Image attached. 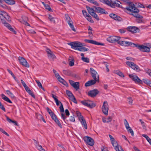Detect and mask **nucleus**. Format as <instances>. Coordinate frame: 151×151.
<instances>
[{"mask_svg":"<svg viewBox=\"0 0 151 151\" xmlns=\"http://www.w3.org/2000/svg\"><path fill=\"white\" fill-rule=\"evenodd\" d=\"M137 48L139 49L141 51L144 52H148L150 51V49L147 46L143 45H137L136 46Z\"/></svg>","mask_w":151,"mask_h":151,"instance_id":"nucleus-9","label":"nucleus"},{"mask_svg":"<svg viewBox=\"0 0 151 151\" xmlns=\"http://www.w3.org/2000/svg\"><path fill=\"white\" fill-rule=\"evenodd\" d=\"M7 4L12 5H13L15 4V2L14 0H3Z\"/></svg>","mask_w":151,"mask_h":151,"instance_id":"nucleus-31","label":"nucleus"},{"mask_svg":"<svg viewBox=\"0 0 151 151\" xmlns=\"http://www.w3.org/2000/svg\"><path fill=\"white\" fill-rule=\"evenodd\" d=\"M79 121L81 122L82 125L83 126L84 128L87 129V125L85 121V120L84 119L83 117L82 118H80V119H79Z\"/></svg>","mask_w":151,"mask_h":151,"instance_id":"nucleus-22","label":"nucleus"},{"mask_svg":"<svg viewBox=\"0 0 151 151\" xmlns=\"http://www.w3.org/2000/svg\"><path fill=\"white\" fill-rule=\"evenodd\" d=\"M129 8L126 7V9H137L136 8V7L134 4L132 2H129L128 3Z\"/></svg>","mask_w":151,"mask_h":151,"instance_id":"nucleus-20","label":"nucleus"},{"mask_svg":"<svg viewBox=\"0 0 151 151\" xmlns=\"http://www.w3.org/2000/svg\"><path fill=\"white\" fill-rule=\"evenodd\" d=\"M81 59L84 62L87 63H88L89 62V59L88 58L82 57Z\"/></svg>","mask_w":151,"mask_h":151,"instance_id":"nucleus-44","label":"nucleus"},{"mask_svg":"<svg viewBox=\"0 0 151 151\" xmlns=\"http://www.w3.org/2000/svg\"><path fill=\"white\" fill-rule=\"evenodd\" d=\"M69 99L71 100L74 103L76 104L77 103V102L76 100V99L74 96L71 97L70 98H69Z\"/></svg>","mask_w":151,"mask_h":151,"instance_id":"nucleus-46","label":"nucleus"},{"mask_svg":"<svg viewBox=\"0 0 151 151\" xmlns=\"http://www.w3.org/2000/svg\"><path fill=\"white\" fill-rule=\"evenodd\" d=\"M127 29L128 31L131 32L132 33H136L139 32V30L138 28L133 26L128 27Z\"/></svg>","mask_w":151,"mask_h":151,"instance_id":"nucleus-12","label":"nucleus"},{"mask_svg":"<svg viewBox=\"0 0 151 151\" xmlns=\"http://www.w3.org/2000/svg\"><path fill=\"white\" fill-rule=\"evenodd\" d=\"M35 81L37 83L38 86L40 87H42V85L41 83L39 81L36 80Z\"/></svg>","mask_w":151,"mask_h":151,"instance_id":"nucleus-62","label":"nucleus"},{"mask_svg":"<svg viewBox=\"0 0 151 151\" xmlns=\"http://www.w3.org/2000/svg\"><path fill=\"white\" fill-rule=\"evenodd\" d=\"M109 16L111 18L118 22H121L122 21V19L120 17L114 14H110Z\"/></svg>","mask_w":151,"mask_h":151,"instance_id":"nucleus-11","label":"nucleus"},{"mask_svg":"<svg viewBox=\"0 0 151 151\" xmlns=\"http://www.w3.org/2000/svg\"><path fill=\"white\" fill-rule=\"evenodd\" d=\"M57 79L60 82L62 83L64 85L66 86L68 85L67 82L60 77Z\"/></svg>","mask_w":151,"mask_h":151,"instance_id":"nucleus-28","label":"nucleus"},{"mask_svg":"<svg viewBox=\"0 0 151 151\" xmlns=\"http://www.w3.org/2000/svg\"><path fill=\"white\" fill-rule=\"evenodd\" d=\"M19 60L21 64L26 67H29V64L24 58L22 57L20 58L19 59Z\"/></svg>","mask_w":151,"mask_h":151,"instance_id":"nucleus-15","label":"nucleus"},{"mask_svg":"<svg viewBox=\"0 0 151 151\" xmlns=\"http://www.w3.org/2000/svg\"><path fill=\"white\" fill-rule=\"evenodd\" d=\"M125 12L130 15H132L135 13H138L139 10H125Z\"/></svg>","mask_w":151,"mask_h":151,"instance_id":"nucleus-23","label":"nucleus"},{"mask_svg":"<svg viewBox=\"0 0 151 151\" xmlns=\"http://www.w3.org/2000/svg\"><path fill=\"white\" fill-rule=\"evenodd\" d=\"M37 148L40 151H46L41 145H38Z\"/></svg>","mask_w":151,"mask_h":151,"instance_id":"nucleus-54","label":"nucleus"},{"mask_svg":"<svg viewBox=\"0 0 151 151\" xmlns=\"http://www.w3.org/2000/svg\"><path fill=\"white\" fill-rule=\"evenodd\" d=\"M31 96H32V97L33 98H35V96L34 95V94L30 90H28V91L27 92Z\"/></svg>","mask_w":151,"mask_h":151,"instance_id":"nucleus-58","label":"nucleus"},{"mask_svg":"<svg viewBox=\"0 0 151 151\" xmlns=\"http://www.w3.org/2000/svg\"><path fill=\"white\" fill-rule=\"evenodd\" d=\"M71 46V48L74 49L79 50L80 51H86L88 49L83 47L82 43L78 42H73L68 43Z\"/></svg>","mask_w":151,"mask_h":151,"instance_id":"nucleus-2","label":"nucleus"},{"mask_svg":"<svg viewBox=\"0 0 151 151\" xmlns=\"http://www.w3.org/2000/svg\"><path fill=\"white\" fill-rule=\"evenodd\" d=\"M59 109L60 110V111L61 113V117L63 119V120L65 122V119H66V117L65 116V115L63 113L64 112V109L63 108V105L61 103H60V106L59 107Z\"/></svg>","mask_w":151,"mask_h":151,"instance_id":"nucleus-17","label":"nucleus"},{"mask_svg":"<svg viewBox=\"0 0 151 151\" xmlns=\"http://www.w3.org/2000/svg\"><path fill=\"white\" fill-rule=\"evenodd\" d=\"M143 82L147 84V85H149L150 84V83L151 82V81L149 79H143Z\"/></svg>","mask_w":151,"mask_h":151,"instance_id":"nucleus-36","label":"nucleus"},{"mask_svg":"<svg viewBox=\"0 0 151 151\" xmlns=\"http://www.w3.org/2000/svg\"><path fill=\"white\" fill-rule=\"evenodd\" d=\"M129 78L134 81L136 83L138 84L142 83V81L137 76L132 74L129 75Z\"/></svg>","mask_w":151,"mask_h":151,"instance_id":"nucleus-6","label":"nucleus"},{"mask_svg":"<svg viewBox=\"0 0 151 151\" xmlns=\"http://www.w3.org/2000/svg\"><path fill=\"white\" fill-rule=\"evenodd\" d=\"M52 119L55 121L56 119H58L56 115L53 113L50 115Z\"/></svg>","mask_w":151,"mask_h":151,"instance_id":"nucleus-49","label":"nucleus"},{"mask_svg":"<svg viewBox=\"0 0 151 151\" xmlns=\"http://www.w3.org/2000/svg\"><path fill=\"white\" fill-rule=\"evenodd\" d=\"M144 70L145 72L149 75L150 74V72H151V70L150 69H149L148 68L144 69Z\"/></svg>","mask_w":151,"mask_h":151,"instance_id":"nucleus-59","label":"nucleus"},{"mask_svg":"<svg viewBox=\"0 0 151 151\" xmlns=\"http://www.w3.org/2000/svg\"><path fill=\"white\" fill-rule=\"evenodd\" d=\"M67 23L71 28L72 30L74 32H76V30L73 25V22L71 21H69V22H67Z\"/></svg>","mask_w":151,"mask_h":151,"instance_id":"nucleus-29","label":"nucleus"},{"mask_svg":"<svg viewBox=\"0 0 151 151\" xmlns=\"http://www.w3.org/2000/svg\"><path fill=\"white\" fill-rule=\"evenodd\" d=\"M63 72L64 74L68 76H71V71L68 70H63Z\"/></svg>","mask_w":151,"mask_h":151,"instance_id":"nucleus-33","label":"nucleus"},{"mask_svg":"<svg viewBox=\"0 0 151 151\" xmlns=\"http://www.w3.org/2000/svg\"><path fill=\"white\" fill-rule=\"evenodd\" d=\"M142 136L145 138L151 145V139L147 135L145 134H142Z\"/></svg>","mask_w":151,"mask_h":151,"instance_id":"nucleus-35","label":"nucleus"},{"mask_svg":"<svg viewBox=\"0 0 151 151\" xmlns=\"http://www.w3.org/2000/svg\"><path fill=\"white\" fill-rule=\"evenodd\" d=\"M90 72L91 73L92 78H97L98 77V75L97 72L93 68H91L90 70Z\"/></svg>","mask_w":151,"mask_h":151,"instance_id":"nucleus-19","label":"nucleus"},{"mask_svg":"<svg viewBox=\"0 0 151 151\" xmlns=\"http://www.w3.org/2000/svg\"><path fill=\"white\" fill-rule=\"evenodd\" d=\"M4 25L10 31L13 32L14 34H16V32L12 27L9 24L6 22H4Z\"/></svg>","mask_w":151,"mask_h":151,"instance_id":"nucleus-18","label":"nucleus"},{"mask_svg":"<svg viewBox=\"0 0 151 151\" xmlns=\"http://www.w3.org/2000/svg\"><path fill=\"white\" fill-rule=\"evenodd\" d=\"M134 45L135 46H137V45H136L133 43L131 42H128L126 41L125 46H129L132 45Z\"/></svg>","mask_w":151,"mask_h":151,"instance_id":"nucleus-34","label":"nucleus"},{"mask_svg":"<svg viewBox=\"0 0 151 151\" xmlns=\"http://www.w3.org/2000/svg\"><path fill=\"white\" fill-rule=\"evenodd\" d=\"M52 97L54 99L55 102H56V104L57 106L59 105L60 104V103H61V102L59 101L58 99L57 98V96L54 95L53 94H52Z\"/></svg>","mask_w":151,"mask_h":151,"instance_id":"nucleus-26","label":"nucleus"},{"mask_svg":"<svg viewBox=\"0 0 151 151\" xmlns=\"http://www.w3.org/2000/svg\"><path fill=\"white\" fill-rule=\"evenodd\" d=\"M137 6L139 7H140L142 8H145V6H144L143 4L140 3L138 4V5Z\"/></svg>","mask_w":151,"mask_h":151,"instance_id":"nucleus-61","label":"nucleus"},{"mask_svg":"<svg viewBox=\"0 0 151 151\" xmlns=\"http://www.w3.org/2000/svg\"><path fill=\"white\" fill-rule=\"evenodd\" d=\"M0 108L4 112L6 111V110L4 107V105H2L1 103L0 104Z\"/></svg>","mask_w":151,"mask_h":151,"instance_id":"nucleus-63","label":"nucleus"},{"mask_svg":"<svg viewBox=\"0 0 151 151\" xmlns=\"http://www.w3.org/2000/svg\"><path fill=\"white\" fill-rule=\"evenodd\" d=\"M86 18L91 23H93L94 22L93 20L92 19L91 17L89 14L86 17Z\"/></svg>","mask_w":151,"mask_h":151,"instance_id":"nucleus-45","label":"nucleus"},{"mask_svg":"<svg viewBox=\"0 0 151 151\" xmlns=\"http://www.w3.org/2000/svg\"><path fill=\"white\" fill-rule=\"evenodd\" d=\"M65 17L67 21V22H69V21H71V19L68 14H65Z\"/></svg>","mask_w":151,"mask_h":151,"instance_id":"nucleus-52","label":"nucleus"},{"mask_svg":"<svg viewBox=\"0 0 151 151\" xmlns=\"http://www.w3.org/2000/svg\"><path fill=\"white\" fill-rule=\"evenodd\" d=\"M96 10H88V13L97 20H99V18L95 13Z\"/></svg>","mask_w":151,"mask_h":151,"instance_id":"nucleus-16","label":"nucleus"},{"mask_svg":"<svg viewBox=\"0 0 151 151\" xmlns=\"http://www.w3.org/2000/svg\"><path fill=\"white\" fill-rule=\"evenodd\" d=\"M115 73L116 74L118 75L119 76L121 77H124V76L123 73L122 72L119 70H116L115 71Z\"/></svg>","mask_w":151,"mask_h":151,"instance_id":"nucleus-40","label":"nucleus"},{"mask_svg":"<svg viewBox=\"0 0 151 151\" xmlns=\"http://www.w3.org/2000/svg\"><path fill=\"white\" fill-rule=\"evenodd\" d=\"M91 85H92L91 84L90 81H89L86 82L85 84V86L86 87L89 86Z\"/></svg>","mask_w":151,"mask_h":151,"instance_id":"nucleus-56","label":"nucleus"},{"mask_svg":"<svg viewBox=\"0 0 151 151\" xmlns=\"http://www.w3.org/2000/svg\"><path fill=\"white\" fill-rule=\"evenodd\" d=\"M69 65L70 66H73L74 65V59L73 57L70 56L68 60Z\"/></svg>","mask_w":151,"mask_h":151,"instance_id":"nucleus-21","label":"nucleus"},{"mask_svg":"<svg viewBox=\"0 0 151 151\" xmlns=\"http://www.w3.org/2000/svg\"><path fill=\"white\" fill-rule=\"evenodd\" d=\"M133 16L136 18H137V19H142L143 18V17L142 16L138 14V13H134V14H133Z\"/></svg>","mask_w":151,"mask_h":151,"instance_id":"nucleus-38","label":"nucleus"},{"mask_svg":"<svg viewBox=\"0 0 151 151\" xmlns=\"http://www.w3.org/2000/svg\"><path fill=\"white\" fill-rule=\"evenodd\" d=\"M57 124L58 126L60 128H62V126L58 119L54 121Z\"/></svg>","mask_w":151,"mask_h":151,"instance_id":"nucleus-42","label":"nucleus"},{"mask_svg":"<svg viewBox=\"0 0 151 151\" xmlns=\"http://www.w3.org/2000/svg\"><path fill=\"white\" fill-rule=\"evenodd\" d=\"M88 107L92 108L96 106L95 104L93 103V101H88Z\"/></svg>","mask_w":151,"mask_h":151,"instance_id":"nucleus-32","label":"nucleus"},{"mask_svg":"<svg viewBox=\"0 0 151 151\" xmlns=\"http://www.w3.org/2000/svg\"><path fill=\"white\" fill-rule=\"evenodd\" d=\"M127 101L130 104H131L132 103L133 100L131 97L128 98Z\"/></svg>","mask_w":151,"mask_h":151,"instance_id":"nucleus-55","label":"nucleus"},{"mask_svg":"<svg viewBox=\"0 0 151 151\" xmlns=\"http://www.w3.org/2000/svg\"><path fill=\"white\" fill-rule=\"evenodd\" d=\"M66 92L67 95L69 97V98L73 96L72 92L69 90H66Z\"/></svg>","mask_w":151,"mask_h":151,"instance_id":"nucleus-48","label":"nucleus"},{"mask_svg":"<svg viewBox=\"0 0 151 151\" xmlns=\"http://www.w3.org/2000/svg\"><path fill=\"white\" fill-rule=\"evenodd\" d=\"M44 6L46 9H51L49 5L47 4H46Z\"/></svg>","mask_w":151,"mask_h":151,"instance_id":"nucleus-64","label":"nucleus"},{"mask_svg":"<svg viewBox=\"0 0 151 151\" xmlns=\"http://www.w3.org/2000/svg\"><path fill=\"white\" fill-rule=\"evenodd\" d=\"M99 92V91L97 89H95L88 91L87 94L89 96L94 98L96 97Z\"/></svg>","mask_w":151,"mask_h":151,"instance_id":"nucleus-8","label":"nucleus"},{"mask_svg":"<svg viewBox=\"0 0 151 151\" xmlns=\"http://www.w3.org/2000/svg\"><path fill=\"white\" fill-rule=\"evenodd\" d=\"M48 56L49 58H52V59H54L55 58V55L52 53V52L48 55Z\"/></svg>","mask_w":151,"mask_h":151,"instance_id":"nucleus-50","label":"nucleus"},{"mask_svg":"<svg viewBox=\"0 0 151 151\" xmlns=\"http://www.w3.org/2000/svg\"><path fill=\"white\" fill-rule=\"evenodd\" d=\"M85 41L86 42H87L89 43L95 45H100L102 46L104 45V43L98 42L96 41L92 40L85 39Z\"/></svg>","mask_w":151,"mask_h":151,"instance_id":"nucleus-10","label":"nucleus"},{"mask_svg":"<svg viewBox=\"0 0 151 151\" xmlns=\"http://www.w3.org/2000/svg\"><path fill=\"white\" fill-rule=\"evenodd\" d=\"M76 113L79 119H80V118H82L83 117V116L81 115V113L79 111H76Z\"/></svg>","mask_w":151,"mask_h":151,"instance_id":"nucleus-47","label":"nucleus"},{"mask_svg":"<svg viewBox=\"0 0 151 151\" xmlns=\"http://www.w3.org/2000/svg\"><path fill=\"white\" fill-rule=\"evenodd\" d=\"M1 96L2 97V98L4 101H6L11 104H12V102L4 94H1Z\"/></svg>","mask_w":151,"mask_h":151,"instance_id":"nucleus-25","label":"nucleus"},{"mask_svg":"<svg viewBox=\"0 0 151 151\" xmlns=\"http://www.w3.org/2000/svg\"><path fill=\"white\" fill-rule=\"evenodd\" d=\"M131 68L136 71L139 72L140 70V69L139 67L137 65L135 64L134 63L133 65Z\"/></svg>","mask_w":151,"mask_h":151,"instance_id":"nucleus-27","label":"nucleus"},{"mask_svg":"<svg viewBox=\"0 0 151 151\" xmlns=\"http://www.w3.org/2000/svg\"><path fill=\"white\" fill-rule=\"evenodd\" d=\"M22 20H21V19H19L18 21L24 24H25L26 26H30V24L27 22V21L28 20V18L27 17L25 16H23L22 17Z\"/></svg>","mask_w":151,"mask_h":151,"instance_id":"nucleus-14","label":"nucleus"},{"mask_svg":"<svg viewBox=\"0 0 151 151\" xmlns=\"http://www.w3.org/2000/svg\"><path fill=\"white\" fill-rule=\"evenodd\" d=\"M102 110L104 114L106 115H108L109 107L108 104L106 101H104V102L102 107Z\"/></svg>","mask_w":151,"mask_h":151,"instance_id":"nucleus-7","label":"nucleus"},{"mask_svg":"<svg viewBox=\"0 0 151 151\" xmlns=\"http://www.w3.org/2000/svg\"><path fill=\"white\" fill-rule=\"evenodd\" d=\"M82 12L83 16L85 18L89 14L87 13L86 10H82Z\"/></svg>","mask_w":151,"mask_h":151,"instance_id":"nucleus-53","label":"nucleus"},{"mask_svg":"<svg viewBox=\"0 0 151 151\" xmlns=\"http://www.w3.org/2000/svg\"><path fill=\"white\" fill-rule=\"evenodd\" d=\"M81 102L83 105L88 107V101H82Z\"/></svg>","mask_w":151,"mask_h":151,"instance_id":"nucleus-43","label":"nucleus"},{"mask_svg":"<svg viewBox=\"0 0 151 151\" xmlns=\"http://www.w3.org/2000/svg\"><path fill=\"white\" fill-rule=\"evenodd\" d=\"M101 1L104 4L112 8L116 7L121 9L124 8L121 5V2L117 0H101Z\"/></svg>","mask_w":151,"mask_h":151,"instance_id":"nucleus-1","label":"nucleus"},{"mask_svg":"<svg viewBox=\"0 0 151 151\" xmlns=\"http://www.w3.org/2000/svg\"><path fill=\"white\" fill-rule=\"evenodd\" d=\"M0 14L6 19L7 21H11L10 17L6 12L0 10Z\"/></svg>","mask_w":151,"mask_h":151,"instance_id":"nucleus-13","label":"nucleus"},{"mask_svg":"<svg viewBox=\"0 0 151 151\" xmlns=\"http://www.w3.org/2000/svg\"><path fill=\"white\" fill-rule=\"evenodd\" d=\"M96 12L98 13H100L101 14H107L108 13L105 11V10H96Z\"/></svg>","mask_w":151,"mask_h":151,"instance_id":"nucleus-37","label":"nucleus"},{"mask_svg":"<svg viewBox=\"0 0 151 151\" xmlns=\"http://www.w3.org/2000/svg\"><path fill=\"white\" fill-rule=\"evenodd\" d=\"M93 78L94 79L93 80H91L89 81L92 85H94L96 82H99V76H98V78Z\"/></svg>","mask_w":151,"mask_h":151,"instance_id":"nucleus-24","label":"nucleus"},{"mask_svg":"<svg viewBox=\"0 0 151 151\" xmlns=\"http://www.w3.org/2000/svg\"><path fill=\"white\" fill-rule=\"evenodd\" d=\"M6 93L11 98H14V95L12 93L10 92L9 90H6Z\"/></svg>","mask_w":151,"mask_h":151,"instance_id":"nucleus-41","label":"nucleus"},{"mask_svg":"<svg viewBox=\"0 0 151 151\" xmlns=\"http://www.w3.org/2000/svg\"><path fill=\"white\" fill-rule=\"evenodd\" d=\"M126 63L127 65L130 67L131 68L133 65L134 64V63L132 62L127 61L126 62Z\"/></svg>","mask_w":151,"mask_h":151,"instance_id":"nucleus-51","label":"nucleus"},{"mask_svg":"<svg viewBox=\"0 0 151 151\" xmlns=\"http://www.w3.org/2000/svg\"><path fill=\"white\" fill-rule=\"evenodd\" d=\"M109 136L110 138L111 143L113 146L114 147L116 151H119L118 145L116 142L115 141L114 138L112 135L109 134Z\"/></svg>","mask_w":151,"mask_h":151,"instance_id":"nucleus-3","label":"nucleus"},{"mask_svg":"<svg viewBox=\"0 0 151 151\" xmlns=\"http://www.w3.org/2000/svg\"><path fill=\"white\" fill-rule=\"evenodd\" d=\"M48 19L51 22H53L54 23L55 22V21L54 20V18L51 16L50 14L48 15Z\"/></svg>","mask_w":151,"mask_h":151,"instance_id":"nucleus-57","label":"nucleus"},{"mask_svg":"<svg viewBox=\"0 0 151 151\" xmlns=\"http://www.w3.org/2000/svg\"><path fill=\"white\" fill-rule=\"evenodd\" d=\"M46 110L50 115L52 113H53L52 110L50 109L48 107H47L46 108Z\"/></svg>","mask_w":151,"mask_h":151,"instance_id":"nucleus-60","label":"nucleus"},{"mask_svg":"<svg viewBox=\"0 0 151 151\" xmlns=\"http://www.w3.org/2000/svg\"><path fill=\"white\" fill-rule=\"evenodd\" d=\"M120 37L118 36H111L107 39V41L110 42L114 43L118 42V41L120 39Z\"/></svg>","mask_w":151,"mask_h":151,"instance_id":"nucleus-5","label":"nucleus"},{"mask_svg":"<svg viewBox=\"0 0 151 151\" xmlns=\"http://www.w3.org/2000/svg\"><path fill=\"white\" fill-rule=\"evenodd\" d=\"M126 41L119 40L118 43L122 46H125Z\"/></svg>","mask_w":151,"mask_h":151,"instance_id":"nucleus-39","label":"nucleus"},{"mask_svg":"<svg viewBox=\"0 0 151 151\" xmlns=\"http://www.w3.org/2000/svg\"><path fill=\"white\" fill-rule=\"evenodd\" d=\"M79 82H76L73 86V87L77 91L79 88Z\"/></svg>","mask_w":151,"mask_h":151,"instance_id":"nucleus-30","label":"nucleus"},{"mask_svg":"<svg viewBox=\"0 0 151 151\" xmlns=\"http://www.w3.org/2000/svg\"><path fill=\"white\" fill-rule=\"evenodd\" d=\"M83 140L88 145L91 146H93L94 143L93 139L88 136H85L83 137Z\"/></svg>","mask_w":151,"mask_h":151,"instance_id":"nucleus-4","label":"nucleus"}]
</instances>
